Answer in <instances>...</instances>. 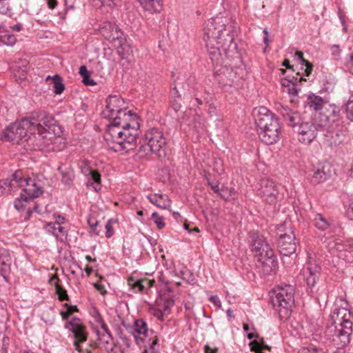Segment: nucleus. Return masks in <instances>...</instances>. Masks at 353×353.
Instances as JSON below:
<instances>
[{
	"instance_id": "obj_1",
	"label": "nucleus",
	"mask_w": 353,
	"mask_h": 353,
	"mask_svg": "<svg viewBox=\"0 0 353 353\" xmlns=\"http://www.w3.org/2000/svg\"><path fill=\"white\" fill-rule=\"evenodd\" d=\"M102 112L105 118L112 121L104 134L108 148L114 152H129L137 145L139 117L126 108L123 99L110 96Z\"/></svg>"
},
{
	"instance_id": "obj_2",
	"label": "nucleus",
	"mask_w": 353,
	"mask_h": 353,
	"mask_svg": "<svg viewBox=\"0 0 353 353\" xmlns=\"http://www.w3.org/2000/svg\"><path fill=\"white\" fill-rule=\"evenodd\" d=\"M239 29L237 23L222 17H213L206 21L203 39L213 65H222L226 59L238 57L234 38Z\"/></svg>"
},
{
	"instance_id": "obj_3",
	"label": "nucleus",
	"mask_w": 353,
	"mask_h": 353,
	"mask_svg": "<svg viewBox=\"0 0 353 353\" xmlns=\"http://www.w3.org/2000/svg\"><path fill=\"white\" fill-rule=\"evenodd\" d=\"M334 325L328 327L327 333L334 332L333 341L340 347L346 346L352 333L353 314L347 309H335L331 314Z\"/></svg>"
},
{
	"instance_id": "obj_4",
	"label": "nucleus",
	"mask_w": 353,
	"mask_h": 353,
	"mask_svg": "<svg viewBox=\"0 0 353 353\" xmlns=\"http://www.w3.org/2000/svg\"><path fill=\"white\" fill-rule=\"evenodd\" d=\"M254 115L261 140L266 144L279 141L281 130L278 119L264 106L255 108Z\"/></svg>"
},
{
	"instance_id": "obj_5",
	"label": "nucleus",
	"mask_w": 353,
	"mask_h": 353,
	"mask_svg": "<svg viewBox=\"0 0 353 353\" xmlns=\"http://www.w3.org/2000/svg\"><path fill=\"white\" fill-rule=\"evenodd\" d=\"M249 244L251 250L258 256L259 261L263 268V273L271 274L277 268L273 250L259 232L252 231L250 233Z\"/></svg>"
},
{
	"instance_id": "obj_6",
	"label": "nucleus",
	"mask_w": 353,
	"mask_h": 353,
	"mask_svg": "<svg viewBox=\"0 0 353 353\" xmlns=\"http://www.w3.org/2000/svg\"><path fill=\"white\" fill-rule=\"evenodd\" d=\"M140 144L137 154L141 158L151 153L156 154L159 157H164L166 155V139L163 132L158 129L148 130L144 137L141 139Z\"/></svg>"
},
{
	"instance_id": "obj_7",
	"label": "nucleus",
	"mask_w": 353,
	"mask_h": 353,
	"mask_svg": "<svg viewBox=\"0 0 353 353\" xmlns=\"http://www.w3.org/2000/svg\"><path fill=\"white\" fill-rule=\"evenodd\" d=\"M28 145L33 150L46 152L61 150L64 147L63 138L57 135L55 130L36 131L29 136Z\"/></svg>"
},
{
	"instance_id": "obj_8",
	"label": "nucleus",
	"mask_w": 353,
	"mask_h": 353,
	"mask_svg": "<svg viewBox=\"0 0 353 353\" xmlns=\"http://www.w3.org/2000/svg\"><path fill=\"white\" fill-rule=\"evenodd\" d=\"M271 297L272 304L281 320L288 319L294 304V288L292 285L278 287Z\"/></svg>"
},
{
	"instance_id": "obj_9",
	"label": "nucleus",
	"mask_w": 353,
	"mask_h": 353,
	"mask_svg": "<svg viewBox=\"0 0 353 353\" xmlns=\"http://www.w3.org/2000/svg\"><path fill=\"white\" fill-rule=\"evenodd\" d=\"M278 236V248L281 254L290 256L294 254L296 249V243L292 223L285 220L276 227Z\"/></svg>"
},
{
	"instance_id": "obj_10",
	"label": "nucleus",
	"mask_w": 353,
	"mask_h": 353,
	"mask_svg": "<svg viewBox=\"0 0 353 353\" xmlns=\"http://www.w3.org/2000/svg\"><path fill=\"white\" fill-rule=\"evenodd\" d=\"M31 128L32 124L28 121V117L15 122L7 127L2 134L1 139L14 143H20L26 141L29 136L33 133Z\"/></svg>"
},
{
	"instance_id": "obj_11",
	"label": "nucleus",
	"mask_w": 353,
	"mask_h": 353,
	"mask_svg": "<svg viewBox=\"0 0 353 353\" xmlns=\"http://www.w3.org/2000/svg\"><path fill=\"white\" fill-rule=\"evenodd\" d=\"M258 194L267 204L275 205L282 199L278 185L270 179L264 178L259 183Z\"/></svg>"
},
{
	"instance_id": "obj_12",
	"label": "nucleus",
	"mask_w": 353,
	"mask_h": 353,
	"mask_svg": "<svg viewBox=\"0 0 353 353\" xmlns=\"http://www.w3.org/2000/svg\"><path fill=\"white\" fill-rule=\"evenodd\" d=\"M327 123H316L312 121L300 122L294 130L299 134V141L308 144L311 143L317 137L318 132L322 131Z\"/></svg>"
},
{
	"instance_id": "obj_13",
	"label": "nucleus",
	"mask_w": 353,
	"mask_h": 353,
	"mask_svg": "<svg viewBox=\"0 0 353 353\" xmlns=\"http://www.w3.org/2000/svg\"><path fill=\"white\" fill-rule=\"evenodd\" d=\"M28 119L30 123L32 124V127H34L31 128L33 132L41 130H55L56 126L54 117L46 112H37L33 116L28 117Z\"/></svg>"
},
{
	"instance_id": "obj_14",
	"label": "nucleus",
	"mask_w": 353,
	"mask_h": 353,
	"mask_svg": "<svg viewBox=\"0 0 353 353\" xmlns=\"http://www.w3.org/2000/svg\"><path fill=\"white\" fill-rule=\"evenodd\" d=\"M321 268L316 263V260L310 254L307 256L306 267L303 270V274L307 286L312 290L319 281L321 275Z\"/></svg>"
},
{
	"instance_id": "obj_15",
	"label": "nucleus",
	"mask_w": 353,
	"mask_h": 353,
	"mask_svg": "<svg viewBox=\"0 0 353 353\" xmlns=\"http://www.w3.org/2000/svg\"><path fill=\"white\" fill-rule=\"evenodd\" d=\"M20 188L22 189L21 198L25 201L36 198L43 193L41 186L34 179L28 178L25 181H22V185Z\"/></svg>"
},
{
	"instance_id": "obj_16",
	"label": "nucleus",
	"mask_w": 353,
	"mask_h": 353,
	"mask_svg": "<svg viewBox=\"0 0 353 353\" xmlns=\"http://www.w3.org/2000/svg\"><path fill=\"white\" fill-rule=\"evenodd\" d=\"M65 328L72 332L74 339V345L76 350L81 352L79 343H83L87 339V334L85 332L84 327L80 323L79 319H72L70 321L67 322Z\"/></svg>"
},
{
	"instance_id": "obj_17",
	"label": "nucleus",
	"mask_w": 353,
	"mask_h": 353,
	"mask_svg": "<svg viewBox=\"0 0 353 353\" xmlns=\"http://www.w3.org/2000/svg\"><path fill=\"white\" fill-rule=\"evenodd\" d=\"M276 110L286 124L294 130L302 121L300 113L296 110H292L287 105L279 103L276 105Z\"/></svg>"
},
{
	"instance_id": "obj_18",
	"label": "nucleus",
	"mask_w": 353,
	"mask_h": 353,
	"mask_svg": "<svg viewBox=\"0 0 353 353\" xmlns=\"http://www.w3.org/2000/svg\"><path fill=\"white\" fill-rule=\"evenodd\" d=\"M294 81L285 78L281 81V86L283 92H287L290 97V102L296 103L297 101L296 96L299 92V90L296 88V82L298 78H293Z\"/></svg>"
},
{
	"instance_id": "obj_19",
	"label": "nucleus",
	"mask_w": 353,
	"mask_h": 353,
	"mask_svg": "<svg viewBox=\"0 0 353 353\" xmlns=\"http://www.w3.org/2000/svg\"><path fill=\"white\" fill-rule=\"evenodd\" d=\"M147 198L152 204L159 208L166 210L169 209L171 206V201L166 194H148Z\"/></svg>"
},
{
	"instance_id": "obj_20",
	"label": "nucleus",
	"mask_w": 353,
	"mask_h": 353,
	"mask_svg": "<svg viewBox=\"0 0 353 353\" xmlns=\"http://www.w3.org/2000/svg\"><path fill=\"white\" fill-rule=\"evenodd\" d=\"M11 263L12 259L8 250L0 248V272L3 277L10 272Z\"/></svg>"
},
{
	"instance_id": "obj_21",
	"label": "nucleus",
	"mask_w": 353,
	"mask_h": 353,
	"mask_svg": "<svg viewBox=\"0 0 353 353\" xmlns=\"http://www.w3.org/2000/svg\"><path fill=\"white\" fill-rule=\"evenodd\" d=\"M46 230L50 232L59 240L63 241L67 237V231L64 227L59 224V222L48 223Z\"/></svg>"
},
{
	"instance_id": "obj_22",
	"label": "nucleus",
	"mask_w": 353,
	"mask_h": 353,
	"mask_svg": "<svg viewBox=\"0 0 353 353\" xmlns=\"http://www.w3.org/2000/svg\"><path fill=\"white\" fill-rule=\"evenodd\" d=\"M58 171L61 174V181L65 185L70 186L74 178V170L71 166L63 165L58 168Z\"/></svg>"
},
{
	"instance_id": "obj_23",
	"label": "nucleus",
	"mask_w": 353,
	"mask_h": 353,
	"mask_svg": "<svg viewBox=\"0 0 353 353\" xmlns=\"http://www.w3.org/2000/svg\"><path fill=\"white\" fill-rule=\"evenodd\" d=\"M145 11L150 14L159 13L162 9L161 0H138Z\"/></svg>"
},
{
	"instance_id": "obj_24",
	"label": "nucleus",
	"mask_w": 353,
	"mask_h": 353,
	"mask_svg": "<svg viewBox=\"0 0 353 353\" xmlns=\"http://www.w3.org/2000/svg\"><path fill=\"white\" fill-rule=\"evenodd\" d=\"M312 175L311 176V182L314 184L321 183L326 180L327 174L325 171V165L322 163H319L312 171Z\"/></svg>"
},
{
	"instance_id": "obj_25",
	"label": "nucleus",
	"mask_w": 353,
	"mask_h": 353,
	"mask_svg": "<svg viewBox=\"0 0 353 353\" xmlns=\"http://www.w3.org/2000/svg\"><path fill=\"white\" fill-rule=\"evenodd\" d=\"M183 87V79L178 78L174 81V86L170 91V94L172 97V101L173 104L174 109L176 111L178 109L180 108L181 104V94L179 93V91L178 90V88Z\"/></svg>"
},
{
	"instance_id": "obj_26",
	"label": "nucleus",
	"mask_w": 353,
	"mask_h": 353,
	"mask_svg": "<svg viewBox=\"0 0 353 353\" xmlns=\"http://www.w3.org/2000/svg\"><path fill=\"white\" fill-rule=\"evenodd\" d=\"M147 279L135 280L134 278L130 277L128 280V285L134 292H143L146 288V284H149Z\"/></svg>"
},
{
	"instance_id": "obj_27",
	"label": "nucleus",
	"mask_w": 353,
	"mask_h": 353,
	"mask_svg": "<svg viewBox=\"0 0 353 353\" xmlns=\"http://www.w3.org/2000/svg\"><path fill=\"white\" fill-rule=\"evenodd\" d=\"M88 176L87 187H92L93 190L97 192L101 188V174L98 171L94 170Z\"/></svg>"
},
{
	"instance_id": "obj_28",
	"label": "nucleus",
	"mask_w": 353,
	"mask_h": 353,
	"mask_svg": "<svg viewBox=\"0 0 353 353\" xmlns=\"http://www.w3.org/2000/svg\"><path fill=\"white\" fill-rule=\"evenodd\" d=\"M339 108L334 105H329L327 108H325V110L322 116L326 118V122L327 123L330 122H334L335 119L339 117Z\"/></svg>"
},
{
	"instance_id": "obj_29",
	"label": "nucleus",
	"mask_w": 353,
	"mask_h": 353,
	"mask_svg": "<svg viewBox=\"0 0 353 353\" xmlns=\"http://www.w3.org/2000/svg\"><path fill=\"white\" fill-rule=\"evenodd\" d=\"M134 332L138 334H143L145 336H149V333L153 334V330H148L146 323L142 319H138L134 321Z\"/></svg>"
},
{
	"instance_id": "obj_30",
	"label": "nucleus",
	"mask_w": 353,
	"mask_h": 353,
	"mask_svg": "<svg viewBox=\"0 0 353 353\" xmlns=\"http://www.w3.org/2000/svg\"><path fill=\"white\" fill-rule=\"evenodd\" d=\"M307 103L310 108H312L314 110H321L323 106V100L319 96L315 94H310L307 97Z\"/></svg>"
},
{
	"instance_id": "obj_31",
	"label": "nucleus",
	"mask_w": 353,
	"mask_h": 353,
	"mask_svg": "<svg viewBox=\"0 0 353 353\" xmlns=\"http://www.w3.org/2000/svg\"><path fill=\"white\" fill-rule=\"evenodd\" d=\"M50 79H52L53 83L54 92L56 94H61L65 89V85L63 83L62 79L58 74H55L52 77L50 76H48L46 78L47 80Z\"/></svg>"
},
{
	"instance_id": "obj_32",
	"label": "nucleus",
	"mask_w": 353,
	"mask_h": 353,
	"mask_svg": "<svg viewBox=\"0 0 353 353\" xmlns=\"http://www.w3.org/2000/svg\"><path fill=\"white\" fill-rule=\"evenodd\" d=\"M79 74L83 78V83L87 85H94L96 82L90 78V72L88 70L85 65H81L79 68Z\"/></svg>"
},
{
	"instance_id": "obj_33",
	"label": "nucleus",
	"mask_w": 353,
	"mask_h": 353,
	"mask_svg": "<svg viewBox=\"0 0 353 353\" xmlns=\"http://www.w3.org/2000/svg\"><path fill=\"white\" fill-rule=\"evenodd\" d=\"M56 280L57 282L55 283L56 293L58 295L59 299L60 301L69 300V296L67 294V291L59 284V278L54 275L51 278V281Z\"/></svg>"
},
{
	"instance_id": "obj_34",
	"label": "nucleus",
	"mask_w": 353,
	"mask_h": 353,
	"mask_svg": "<svg viewBox=\"0 0 353 353\" xmlns=\"http://www.w3.org/2000/svg\"><path fill=\"white\" fill-rule=\"evenodd\" d=\"M16 190L12 185V181L10 179L0 181V195L8 194Z\"/></svg>"
},
{
	"instance_id": "obj_35",
	"label": "nucleus",
	"mask_w": 353,
	"mask_h": 353,
	"mask_svg": "<svg viewBox=\"0 0 353 353\" xmlns=\"http://www.w3.org/2000/svg\"><path fill=\"white\" fill-rule=\"evenodd\" d=\"M313 222L315 227L321 230H325L329 227V223L321 214L314 215Z\"/></svg>"
},
{
	"instance_id": "obj_36",
	"label": "nucleus",
	"mask_w": 353,
	"mask_h": 353,
	"mask_svg": "<svg viewBox=\"0 0 353 353\" xmlns=\"http://www.w3.org/2000/svg\"><path fill=\"white\" fill-rule=\"evenodd\" d=\"M295 54H296V57L298 58V59L301 62H302L303 63H305V68L304 70V74L305 76L308 77L312 72V70L313 68L312 64L311 63H310L309 61H306L303 58V54L302 52L297 51Z\"/></svg>"
},
{
	"instance_id": "obj_37",
	"label": "nucleus",
	"mask_w": 353,
	"mask_h": 353,
	"mask_svg": "<svg viewBox=\"0 0 353 353\" xmlns=\"http://www.w3.org/2000/svg\"><path fill=\"white\" fill-rule=\"evenodd\" d=\"M209 166L212 168L214 172L219 175L221 174L224 171L223 162L221 159H212Z\"/></svg>"
},
{
	"instance_id": "obj_38",
	"label": "nucleus",
	"mask_w": 353,
	"mask_h": 353,
	"mask_svg": "<svg viewBox=\"0 0 353 353\" xmlns=\"http://www.w3.org/2000/svg\"><path fill=\"white\" fill-rule=\"evenodd\" d=\"M26 179H23L21 171H17L12 174V178L10 179L12 181V185L17 190V188H21L22 185V181H25Z\"/></svg>"
},
{
	"instance_id": "obj_39",
	"label": "nucleus",
	"mask_w": 353,
	"mask_h": 353,
	"mask_svg": "<svg viewBox=\"0 0 353 353\" xmlns=\"http://www.w3.org/2000/svg\"><path fill=\"white\" fill-rule=\"evenodd\" d=\"M174 305V300L172 298H167L163 299V303L159 304L160 308H161L165 314L170 313V310Z\"/></svg>"
},
{
	"instance_id": "obj_40",
	"label": "nucleus",
	"mask_w": 353,
	"mask_h": 353,
	"mask_svg": "<svg viewBox=\"0 0 353 353\" xmlns=\"http://www.w3.org/2000/svg\"><path fill=\"white\" fill-rule=\"evenodd\" d=\"M250 345L251 347V350L255 352L256 353H264L263 349L266 348L268 350H270V347L264 345L263 343L261 344L257 341H253L250 343Z\"/></svg>"
},
{
	"instance_id": "obj_41",
	"label": "nucleus",
	"mask_w": 353,
	"mask_h": 353,
	"mask_svg": "<svg viewBox=\"0 0 353 353\" xmlns=\"http://www.w3.org/2000/svg\"><path fill=\"white\" fill-rule=\"evenodd\" d=\"M346 116L353 122V96H351L345 105Z\"/></svg>"
},
{
	"instance_id": "obj_42",
	"label": "nucleus",
	"mask_w": 353,
	"mask_h": 353,
	"mask_svg": "<svg viewBox=\"0 0 353 353\" xmlns=\"http://www.w3.org/2000/svg\"><path fill=\"white\" fill-rule=\"evenodd\" d=\"M151 219L159 229H162L165 227L164 218L158 213L153 212Z\"/></svg>"
},
{
	"instance_id": "obj_43",
	"label": "nucleus",
	"mask_w": 353,
	"mask_h": 353,
	"mask_svg": "<svg viewBox=\"0 0 353 353\" xmlns=\"http://www.w3.org/2000/svg\"><path fill=\"white\" fill-rule=\"evenodd\" d=\"M1 42L2 44L6 45V46H13L16 41L17 39L14 35L13 34H4L1 36Z\"/></svg>"
},
{
	"instance_id": "obj_44",
	"label": "nucleus",
	"mask_w": 353,
	"mask_h": 353,
	"mask_svg": "<svg viewBox=\"0 0 353 353\" xmlns=\"http://www.w3.org/2000/svg\"><path fill=\"white\" fill-rule=\"evenodd\" d=\"M8 320V316L6 314V311L3 309H1L0 311V334H1V331H3L6 329V322Z\"/></svg>"
},
{
	"instance_id": "obj_45",
	"label": "nucleus",
	"mask_w": 353,
	"mask_h": 353,
	"mask_svg": "<svg viewBox=\"0 0 353 353\" xmlns=\"http://www.w3.org/2000/svg\"><path fill=\"white\" fill-rule=\"evenodd\" d=\"M115 222L113 219H109L105 225L106 230L105 236L110 238L114 234V230L112 229V223Z\"/></svg>"
},
{
	"instance_id": "obj_46",
	"label": "nucleus",
	"mask_w": 353,
	"mask_h": 353,
	"mask_svg": "<svg viewBox=\"0 0 353 353\" xmlns=\"http://www.w3.org/2000/svg\"><path fill=\"white\" fill-rule=\"evenodd\" d=\"M99 323L101 325L102 330L104 331V332L105 334L103 336L105 337H107L106 343H108L109 339H112V335H111L110 331L109 330L108 325L101 318L99 319Z\"/></svg>"
},
{
	"instance_id": "obj_47",
	"label": "nucleus",
	"mask_w": 353,
	"mask_h": 353,
	"mask_svg": "<svg viewBox=\"0 0 353 353\" xmlns=\"http://www.w3.org/2000/svg\"><path fill=\"white\" fill-rule=\"evenodd\" d=\"M208 184L211 186L212 190L215 193H217L220 196L221 198L223 199L224 200H228V197H226L224 194H223L221 192H220V188H219L218 184H213L209 180H208Z\"/></svg>"
},
{
	"instance_id": "obj_48",
	"label": "nucleus",
	"mask_w": 353,
	"mask_h": 353,
	"mask_svg": "<svg viewBox=\"0 0 353 353\" xmlns=\"http://www.w3.org/2000/svg\"><path fill=\"white\" fill-rule=\"evenodd\" d=\"M9 338L6 336L3 331H1V334H0V347H3L5 350L7 351V347L9 345Z\"/></svg>"
},
{
	"instance_id": "obj_49",
	"label": "nucleus",
	"mask_w": 353,
	"mask_h": 353,
	"mask_svg": "<svg viewBox=\"0 0 353 353\" xmlns=\"http://www.w3.org/2000/svg\"><path fill=\"white\" fill-rule=\"evenodd\" d=\"M151 313L153 316H156L159 320L163 321V316L165 314L161 308L159 309H152Z\"/></svg>"
},
{
	"instance_id": "obj_50",
	"label": "nucleus",
	"mask_w": 353,
	"mask_h": 353,
	"mask_svg": "<svg viewBox=\"0 0 353 353\" xmlns=\"http://www.w3.org/2000/svg\"><path fill=\"white\" fill-rule=\"evenodd\" d=\"M154 337H155V339L149 343L150 348L148 350H145V353H159V351H157L154 349V345L157 343V336H155Z\"/></svg>"
},
{
	"instance_id": "obj_51",
	"label": "nucleus",
	"mask_w": 353,
	"mask_h": 353,
	"mask_svg": "<svg viewBox=\"0 0 353 353\" xmlns=\"http://www.w3.org/2000/svg\"><path fill=\"white\" fill-rule=\"evenodd\" d=\"M298 353H323L321 350L314 347H301Z\"/></svg>"
},
{
	"instance_id": "obj_52",
	"label": "nucleus",
	"mask_w": 353,
	"mask_h": 353,
	"mask_svg": "<svg viewBox=\"0 0 353 353\" xmlns=\"http://www.w3.org/2000/svg\"><path fill=\"white\" fill-rule=\"evenodd\" d=\"M23 202H26V201H23L21 197V199H16L14 201V206L15 209L17 210H23L25 208V206L23 205Z\"/></svg>"
},
{
	"instance_id": "obj_53",
	"label": "nucleus",
	"mask_w": 353,
	"mask_h": 353,
	"mask_svg": "<svg viewBox=\"0 0 353 353\" xmlns=\"http://www.w3.org/2000/svg\"><path fill=\"white\" fill-rule=\"evenodd\" d=\"M94 170H92L86 163L81 167V172L85 176H89Z\"/></svg>"
},
{
	"instance_id": "obj_54",
	"label": "nucleus",
	"mask_w": 353,
	"mask_h": 353,
	"mask_svg": "<svg viewBox=\"0 0 353 353\" xmlns=\"http://www.w3.org/2000/svg\"><path fill=\"white\" fill-rule=\"evenodd\" d=\"M209 300L218 307H221V302L217 296H212Z\"/></svg>"
},
{
	"instance_id": "obj_55",
	"label": "nucleus",
	"mask_w": 353,
	"mask_h": 353,
	"mask_svg": "<svg viewBox=\"0 0 353 353\" xmlns=\"http://www.w3.org/2000/svg\"><path fill=\"white\" fill-rule=\"evenodd\" d=\"M64 305L67 307L66 310L68 311V313L70 314H73L74 312L78 311L77 307L76 305H70L68 303H65Z\"/></svg>"
},
{
	"instance_id": "obj_56",
	"label": "nucleus",
	"mask_w": 353,
	"mask_h": 353,
	"mask_svg": "<svg viewBox=\"0 0 353 353\" xmlns=\"http://www.w3.org/2000/svg\"><path fill=\"white\" fill-rule=\"evenodd\" d=\"M347 216L350 219L353 220V201L350 204L347 210Z\"/></svg>"
},
{
	"instance_id": "obj_57",
	"label": "nucleus",
	"mask_w": 353,
	"mask_h": 353,
	"mask_svg": "<svg viewBox=\"0 0 353 353\" xmlns=\"http://www.w3.org/2000/svg\"><path fill=\"white\" fill-rule=\"evenodd\" d=\"M88 223L90 225V227L93 230L94 232L96 230V228L99 224V222L97 221H92L91 219L88 220Z\"/></svg>"
},
{
	"instance_id": "obj_58",
	"label": "nucleus",
	"mask_w": 353,
	"mask_h": 353,
	"mask_svg": "<svg viewBox=\"0 0 353 353\" xmlns=\"http://www.w3.org/2000/svg\"><path fill=\"white\" fill-rule=\"evenodd\" d=\"M94 287L96 289L101 292L102 294H105L106 293V290L103 285L95 283Z\"/></svg>"
},
{
	"instance_id": "obj_59",
	"label": "nucleus",
	"mask_w": 353,
	"mask_h": 353,
	"mask_svg": "<svg viewBox=\"0 0 353 353\" xmlns=\"http://www.w3.org/2000/svg\"><path fill=\"white\" fill-rule=\"evenodd\" d=\"M205 353H217L216 348H211L208 345H205Z\"/></svg>"
},
{
	"instance_id": "obj_60",
	"label": "nucleus",
	"mask_w": 353,
	"mask_h": 353,
	"mask_svg": "<svg viewBox=\"0 0 353 353\" xmlns=\"http://www.w3.org/2000/svg\"><path fill=\"white\" fill-rule=\"evenodd\" d=\"M11 30L16 32H19L22 30V25L21 23H17L14 26L10 27Z\"/></svg>"
},
{
	"instance_id": "obj_61",
	"label": "nucleus",
	"mask_w": 353,
	"mask_h": 353,
	"mask_svg": "<svg viewBox=\"0 0 353 353\" xmlns=\"http://www.w3.org/2000/svg\"><path fill=\"white\" fill-rule=\"evenodd\" d=\"M48 1V7L51 9H53L57 6V1L56 0H47Z\"/></svg>"
},
{
	"instance_id": "obj_62",
	"label": "nucleus",
	"mask_w": 353,
	"mask_h": 353,
	"mask_svg": "<svg viewBox=\"0 0 353 353\" xmlns=\"http://www.w3.org/2000/svg\"><path fill=\"white\" fill-rule=\"evenodd\" d=\"M60 314L63 320H67L68 319L69 316L71 315L70 314L68 313L67 310L61 311L60 312Z\"/></svg>"
},
{
	"instance_id": "obj_63",
	"label": "nucleus",
	"mask_w": 353,
	"mask_h": 353,
	"mask_svg": "<svg viewBox=\"0 0 353 353\" xmlns=\"http://www.w3.org/2000/svg\"><path fill=\"white\" fill-rule=\"evenodd\" d=\"M263 33L265 34V36L263 37V41L266 44V46H268L269 40H268V32L267 30H263Z\"/></svg>"
},
{
	"instance_id": "obj_64",
	"label": "nucleus",
	"mask_w": 353,
	"mask_h": 353,
	"mask_svg": "<svg viewBox=\"0 0 353 353\" xmlns=\"http://www.w3.org/2000/svg\"><path fill=\"white\" fill-rule=\"evenodd\" d=\"M65 218L60 215H58L56 217V221L54 222H59V224L61 225V223H64Z\"/></svg>"
}]
</instances>
